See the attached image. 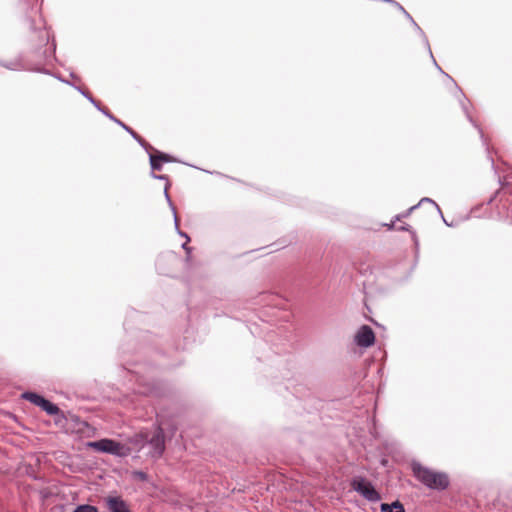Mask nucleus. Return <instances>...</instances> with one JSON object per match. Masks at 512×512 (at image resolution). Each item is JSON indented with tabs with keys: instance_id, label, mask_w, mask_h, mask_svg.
Segmentation results:
<instances>
[{
	"instance_id": "nucleus-1",
	"label": "nucleus",
	"mask_w": 512,
	"mask_h": 512,
	"mask_svg": "<svg viewBox=\"0 0 512 512\" xmlns=\"http://www.w3.org/2000/svg\"><path fill=\"white\" fill-rule=\"evenodd\" d=\"M412 471L414 476L430 489L443 490L449 485V479L445 473L431 470L420 463L414 462Z\"/></svg>"
},
{
	"instance_id": "nucleus-2",
	"label": "nucleus",
	"mask_w": 512,
	"mask_h": 512,
	"mask_svg": "<svg viewBox=\"0 0 512 512\" xmlns=\"http://www.w3.org/2000/svg\"><path fill=\"white\" fill-rule=\"evenodd\" d=\"M87 447L92 448L96 451L112 454L119 457H124L129 455L133 448L126 444L117 442L111 439H101L98 441L88 442Z\"/></svg>"
},
{
	"instance_id": "nucleus-3",
	"label": "nucleus",
	"mask_w": 512,
	"mask_h": 512,
	"mask_svg": "<svg viewBox=\"0 0 512 512\" xmlns=\"http://www.w3.org/2000/svg\"><path fill=\"white\" fill-rule=\"evenodd\" d=\"M353 490L358 492L362 497L371 502H377L381 499L380 494L374 486L363 477H355L351 481Z\"/></svg>"
},
{
	"instance_id": "nucleus-4",
	"label": "nucleus",
	"mask_w": 512,
	"mask_h": 512,
	"mask_svg": "<svg viewBox=\"0 0 512 512\" xmlns=\"http://www.w3.org/2000/svg\"><path fill=\"white\" fill-rule=\"evenodd\" d=\"M142 441L149 443L153 450L154 456H160L164 450V435L160 428H157L153 435L149 438L148 435L141 434Z\"/></svg>"
},
{
	"instance_id": "nucleus-5",
	"label": "nucleus",
	"mask_w": 512,
	"mask_h": 512,
	"mask_svg": "<svg viewBox=\"0 0 512 512\" xmlns=\"http://www.w3.org/2000/svg\"><path fill=\"white\" fill-rule=\"evenodd\" d=\"M355 342L360 347L372 346L375 342L373 330L367 325L361 326L355 335Z\"/></svg>"
},
{
	"instance_id": "nucleus-6",
	"label": "nucleus",
	"mask_w": 512,
	"mask_h": 512,
	"mask_svg": "<svg viewBox=\"0 0 512 512\" xmlns=\"http://www.w3.org/2000/svg\"><path fill=\"white\" fill-rule=\"evenodd\" d=\"M106 502L111 512H129L127 504L120 497H108Z\"/></svg>"
},
{
	"instance_id": "nucleus-7",
	"label": "nucleus",
	"mask_w": 512,
	"mask_h": 512,
	"mask_svg": "<svg viewBox=\"0 0 512 512\" xmlns=\"http://www.w3.org/2000/svg\"><path fill=\"white\" fill-rule=\"evenodd\" d=\"M381 512H405L402 504L398 501L392 504H381Z\"/></svg>"
},
{
	"instance_id": "nucleus-8",
	"label": "nucleus",
	"mask_w": 512,
	"mask_h": 512,
	"mask_svg": "<svg viewBox=\"0 0 512 512\" xmlns=\"http://www.w3.org/2000/svg\"><path fill=\"white\" fill-rule=\"evenodd\" d=\"M22 397L39 407L42 405L44 401V398L42 396L32 392H25L22 394Z\"/></svg>"
},
{
	"instance_id": "nucleus-9",
	"label": "nucleus",
	"mask_w": 512,
	"mask_h": 512,
	"mask_svg": "<svg viewBox=\"0 0 512 512\" xmlns=\"http://www.w3.org/2000/svg\"><path fill=\"white\" fill-rule=\"evenodd\" d=\"M45 412L49 415H56L59 412V408L48 400L44 399L42 405L40 406Z\"/></svg>"
},
{
	"instance_id": "nucleus-10",
	"label": "nucleus",
	"mask_w": 512,
	"mask_h": 512,
	"mask_svg": "<svg viewBox=\"0 0 512 512\" xmlns=\"http://www.w3.org/2000/svg\"><path fill=\"white\" fill-rule=\"evenodd\" d=\"M168 187H169V184H167L165 186L164 194H165V198H166V200L168 202V205H169V207L172 210V213H173V216H174L175 226H176V228H178V217H177V213H176V208L174 207V205H173V203H172V201L170 199V196L168 194Z\"/></svg>"
},
{
	"instance_id": "nucleus-11",
	"label": "nucleus",
	"mask_w": 512,
	"mask_h": 512,
	"mask_svg": "<svg viewBox=\"0 0 512 512\" xmlns=\"http://www.w3.org/2000/svg\"><path fill=\"white\" fill-rule=\"evenodd\" d=\"M110 119L114 120L118 124H120L126 131H128L142 146H144V142L141 138H139L130 128H128L126 125L121 123L120 121L116 120L113 116L110 114L104 112Z\"/></svg>"
},
{
	"instance_id": "nucleus-12",
	"label": "nucleus",
	"mask_w": 512,
	"mask_h": 512,
	"mask_svg": "<svg viewBox=\"0 0 512 512\" xmlns=\"http://www.w3.org/2000/svg\"><path fill=\"white\" fill-rule=\"evenodd\" d=\"M150 164L153 170H160L162 162L156 154H150Z\"/></svg>"
},
{
	"instance_id": "nucleus-13",
	"label": "nucleus",
	"mask_w": 512,
	"mask_h": 512,
	"mask_svg": "<svg viewBox=\"0 0 512 512\" xmlns=\"http://www.w3.org/2000/svg\"><path fill=\"white\" fill-rule=\"evenodd\" d=\"M73 512H98L94 506L80 505Z\"/></svg>"
},
{
	"instance_id": "nucleus-14",
	"label": "nucleus",
	"mask_w": 512,
	"mask_h": 512,
	"mask_svg": "<svg viewBox=\"0 0 512 512\" xmlns=\"http://www.w3.org/2000/svg\"><path fill=\"white\" fill-rule=\"evenodd\" d=\"M156 155L158 156L159 160L162 163L163 162H170V161H172V158L169 155H167V154L158 152Z\"/></svg>"
},
{
	"instance_id": "nucleus-15",
	"label": "nucleus",
	"mask_w": 512,
	"mask_h": 512,
	"mask_svg": "<svg viewBox=\"0 0 512 512\" xmlns=\"http://www.w3.org/2000/svg\"><path fill=\"white\" fill-rule=\"evenodd\" d=\"M417 206H412L405 214L403 215H398L395 217V221H398L400 220L401 217H407L414 209H416Z\"/></svg>"
},
{
	"instance_id": "nucleus-16",
	"label": "nucleus",
	"mask_w": 512,
	"mask_h": 512,
	"mask_svg": "<svg viewBox=\"0 0 512 512\" xmlns=\"http://www.w3.org/2000/svg\"><path fill=\"white\" fill-rule=\"evenodd\" d=\"M422 202H428V203H430V204L434 205V206L437 208V210H438V211H440L439 207H438V206L435 204V202H434V201H432L431 199H429V198H423V199L420 201V203H422Z\"/></svg>"
},
{
	"instance_id": "nucleus-17",
	"label": "nucleus",
	"mask_w": 512,
	"mask_h": 512,
	"mask_svg": "<svg viewBox=\"0 0 512 512\" xmlns=\"http://www.w3.org/2000/svg\"><path fill=\"white\" fill-rule=\"evenodd\" d=\"M81 93H82L85 97H87V98L89 99V101H90L91 103H93V104H94V105H95V106L100 110V107H99V106H98V104L94 101V99H93V98H91V97L87 96L84 92H81Z\"/></svg>"
},
{
	"instance_id": "nucleus-18",
	"label": "nucleus",
	"mask_w": 512,
	"mask_h": 512,
	"mask_svg": "<svg viewBox=\"0 0 512 512\" xmlns=\"http://www.w3.org/2000/svg\"><path fill=\"white\" fill-rule=\"evenodd\" d=\"M389 2H390V3H392V4H395L396 6H398V7H399V9H400V10H402V11L407 15V17H409V18H410L409 14H407V13L404 11L403 7H401L400 5H398L397 3H395L394 1H389Z\"/></svg>"
},
{
	"instance_id": "nucleus-19",
	"label": "nucleus",
	"mask_w": 512,
	"mask_h": 512,
	"mask_svg": "<svg viewBox=\"0 0 512 512\" xmlns=\"http://www.w3.org/2000/svg\"><path fill=\"white\" fill-rule=\"evenodd\" d=\"M178 233H179V235H181L182 237H185V238H186V240H187V242L189 241V238H188L187 234H185V233H183V232H181V231H178Z\"/></svg>"
},
{
	"instance_id": "nucleus-20",
	"label": "nucleus",
	"mask_w": 512,
	"mask_h": 512,
	"mask_svg": "<svg viewBox=\"0 0 512 512\" xmlns=\"http://www.w3.org/2000/svg\"><path fill=\"white\" fill-rule=\"evenodd\" d=\"M153 177H154V178H157V179H166V177H165V176H162V175H161V176L153 175Z\"/></svg>"
},
{
	"instance_id": "nucleus-21",
	"label": "nucleus",
	"mask_w": 512,
	"mask_h": 512,
	"mask_svg": "<svg viewBox=\"0 0 512 512\" xmlns=\"http://www.w3.org/2000/svg\"><path fill=\"white\" fill-rule=\"evenodd\" d=\"M395 221H393L391 224H387V227L389 229H392L394 227Z\"/></svg>"
},
{
	"instance_id": "nucleus-22",
	"label": "nucleus",
	"mask_w": 512,
	"mask_h": 512,
	"mask_svg": "<svg viewBox=\"0 0 512 512\" xmlns=\"http://www.w3.org/2000/svg\"><path fill=\"white\" fill-rule=\"evenodd\" d=\"M411 22H413V25H414V26H416V29H417V30H420V27H419V26H417V23H416V22H414V19H411Z\"/></svg>"
},
{
	"instance_id": "nucleus-23",
	"label": "nucleus",
	"mask_w": 512,
	"mask_h": 512,
	"mask_svg": "<svg viewBox=\"0 0 512 512\" xmlns=\"http://www.w3.org/2000/svg\"><path fill=\"white\" fill-rule=\"evenodd\" d=\"M411 22H413V25H414V26H416V29H417V30H420V27H419V26H417V23H416V22H414V19H411Z\"/></svg>"
},
{
	"instance_id": "nucleus-24",
	"label": "nucleus",
	"mask_w": 512,
	"mask_h": 512,
	"mask_svg": "<svg viewBox=\"0 0 512 512\" xmlns=\"http://www.w3.org/2000/svg\"><path fill=\"white\" fill-rule=\"evenodd\" d=\"M411 22H413V25H414V26H416V29H417V30H420V27H419V26H417V23H416V22H414V19H411Z\"/></svg>"
},
{
	"instance_id": "nucleus-25",
	"label": "nucleus",
	"mask_w": 512,
	"mask_h": 512,
	"mask_svg": "<svg viewBox=\"0 0 512 512\" xmlns=\"http://www.w3.org/2000/svg\"><path fill=\"white\" fill-rule=\"evenodd\" d=\"M411 22H413V25H414V26H416V29H417V30H420V27H419V26H417V23H416V22H414V19H411Z\"/></svg>"
},
{
	"instance_id": "nucleus-26",
	"label": "nucleus",
	"mask_w": 512,
	"mask_h": 512,
	"mask_svg": "<svg viewBox=\"0 0 512 512\" xmlns=\"http://www.w3.org/2000/svg\"><path fill=\"white\" fill-rule=\"evenodd\" d=\"M411 22H413V25H414V26H416V29H417V30H420V27H419V26H417V23H416V22H414V19H411Z\"/></svg>"
},
{
	"instance_id": "nucleus-27",
	"label": "nucleus",
	"mask_w": 512,
	"mask_h": 512,
	"mask_svg": "<svg viewBox=\"0 0 512 512\" xmlns=\"http://www.w3.org/2000/svg\"><path fill=\"white\" fill-rule=\"evenodd\" d=\"M182 247H183L185 250H188V248H187V242H186V243H184V244L182 245Z\"/></svg>"
}]
</instances>
